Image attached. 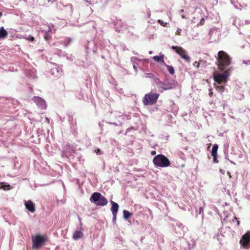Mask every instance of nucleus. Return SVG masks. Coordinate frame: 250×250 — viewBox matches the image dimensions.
<instances>
[{
    "label": "nucleus",
    "instance_id": "nucleus-1",
    "mask_svg": "<svg viewBox=\"0 0 250 250\" xmlns=\"http://www.w3.org/2000/svg\"><path fill=\"white\" fill-rule=\"evenodd\" d=\"M231 62V58L224 51H220L216 58V64L220 71L227 70L228 67Z\"/></svg>",
    "mask_w": 250,
    "mask_h": 250
},
{
    "label": "nucleus",
    "instance_id": "nucleus-2",
    "mask_svg": "<svg viewBox=\"0 0 250 250\" xmlns=\"http://www.w3.org/2000/svg\"><path fill=\"white\" fill-rule=\"evenodd\" d=\"M90 201L98 206H104L108 203L105 197L99 192L93 193L90 198Z\"/></svg>",
    "mask_w": 250,
    "mask_h": 250
},
{
    "label": "nucleus",
    "instance_id": "nucleus-3",
    "mask_svg": "<svg viewBox=\"0 0 250 250\" xmlns=\"http://www.w3.org/2000/svg\"><path fill=\"white\" fill-rule=\"evenodd\" d=\"M48 238L46 235H42L40 234L32 236V248L38 249L43 245L47 241Z\"/></svg>",
    "mask_w": 250,
    "mask_h": 250
},
{
    "label": "nucleus",
    "instance_id": "nucleus-4",
    "mask_svg": "<svg viewBox=\"0 0 250 250\" xmlns=\"http://www.w3.org/2000/svg\"><path fill=\"white\" fill-rule=\"evenodd\" d=\"M223 73H214L213 74V80L218 84L225 83L228 80L229 76V70L223 71Z\"/></svg>",
    "mask_w": 250,
    "mask_h": 250
},
{
    "label": "nucleus",
    "instance_id": "nucleus-5",
    "mask_svg": "<svg viewBox=\"0 0 250 250\" xmlns=\"http://www.w3.org/2000/svg\"><path fill=\"white\" fill-rule=\"evenodd\" d=\"M159 94L149 92L146 94L143 99V103L145 105L153 104L158 101Z\"/></svg>",
    "mask_w": 250,
    "mask_h": 250
},
{
    "label": "nucleus",
    "instance_id": "nucleus-6",
    "mask_svg": "<svg viewBox=\"0 0 250 250\" xmlns=\"http://www.w3.org/2000/svg\"><path fill=\"white\" fill-rule=\"evenodd\" d=\"M171 49L174 50L176 53L178 54L186 62H190V57L187 54L186 51L182 47L172 46Z\"/></svg>",
    "mask_w": 250,
    "mask_h": 250
},
{
    "label": "nucleus",
    "instance_id": "nucleus-7",
    "mask_svg": "<svg viewBox=\"0 0 250 250\" xmlns=\"http://www.w3.org/2000/svg\"><path fill=\"white\" fill-rule=\"evenodd\" d=\"M153 162L156 166L160 167H167L170 164L167 157H154Z\"/></svg>",
    "mask_w": 250,
    "mask_h": 250
},
{
    "label": "nucleus",
    "instance_id": "nucleus-8",
    "mask_svg": "<svg viewBox=\"0 0 250 250\" xmlns=\"http://www.w3.org/2000/svg\"><path fill=\"white\" fill-rule=\"evenodd\" d=\"M239 243L243 248H248L249 245L250 243V232L248 231L242 236Z\"/></svg>",
    "mask_w": 250,
    "mask_h": 250
},
{
    "label": "nucleus",
    "instance_id": "nucleus-9",
    "mask_svg": "<svg viewBox=\"0 0 250 250\" xmlns=\"http://www.w3.org/2000/svg\"><path fill=\"white\" fill-rule=\"evenodd\" d=\"M157 87L161 92H162L164 90H167L172 88L170 83H164L161 81L157 83Z\"/></svg>",
    "mask_w": 250,
    "mask_h": 250
},
{
    "label": "nucleus",
    "instance_id": "nucleus-10",
    "mask_svg": "<svg viewBox=\"0 0 250 250\" xmlns=\"http://www.w3.org/2000/svg\"><path fill=\"white\" fill-rule=\"evenodd\" d=\"M25 206L26 209L31 212H34L35 211V207L34 204L31 201H28L25 203Z\"/></svg>",
    "mask_w": 250,
    "mask_h": 250
},
{
    "label": "nucleus",
    "instance_id": "nucleus-11",
    "mask_svg": "<svg viewBox=\"0 0 250 250\" xmlns=\"http://www.w3.org/2000/svg\"><path fill=\"white\" fill-rule=\"evenodd\" d=\"M35 101L37 103V104L41 108L44 109L46 108V104L44 100L42 99L41 98H35Z\"/></svg>",
    "mask_w": 250,
    "mask_h": 250
},
{
    "label": "nucleus",
    "instance_id": "nucleus-12",
    "mask_svg": "<svg viewBox=\"0 0 250 250\" xmlns=\"http://www.w3.org/2000/svg\"><path fill=\"white\" fill-rule=\"evenodd\" d=\"M111 203L112 204L111 211L112 214L117 213L119 210V205L117 203L111 201Z\"/></svg>",
    "mask_w": 250,
    "mask_h": 250
},
{
    "label": "nucleus",
    "instance_id": "nucleus-13",
    "mask_svg": "<svg viewBox=\"0 0 250 250\" xmlns=\"http://www.w3.org/2000/svg\"><path fill=\"white\" fill-rule=\"evenodd\" d=\"M164 57H165V55L164 54H161L159 56H153V60L159 62H162L163 63V64H164V62H166L164 61Z\"/></svg>",
    "mask_w": 250,
    "mask_h": 250
},
{
    "label": "nucleus",
    "instance_id": "nucleus-14",
    "mask_svg": "<svg viewBox=\"0 0 250 250\" xmlns=\"http://www.w3.org/2000/svg\"><path fill=\"white\" fill-rule=\"evenodd\" d=\"M83 235V234L81 231H76L73 235V238L74 240H77L82 238Z\"/></svg>",
    "mask_w": 250,
    "mask_h": 250
},
{
    "label": "nucleus",
    "instance_id": "nucleus-15",
    "mask_svg": "<svg viewBox=\"0 0 250 250\" xmlns=\"http://www.w3.org/2000/svg\"><path fill=\"white\" fill-rule=\"evenodd\" d=\"M8 35V33L4 27L1 26L0 27V39L5 38Z\"/></svg>",
    "mask_w": 250,
    "mask_h": 250
},
{
    "label": "nucleus",
    "instance_id": "nucleus-16",
    "mask_svg": "<svg viewBox=\"0 0 250 250\" xmlns=\"http://www.w3.org/2000/svg\"><path fill=\"white\" fill-rule=\"evenodd\" d=\"M164 65L166 66L167 70L169 72L170 74H174L175 73V70L173 66L168 65L166 64V62H164Z\"/></svg>",
    "mask_w": 250,
    "mask_h": 250
},
{
    "label": "nucleus",
    "instance_id": "nucleus-17",
    "mask_svg": "<svg viewBox=\"0 0 250 250\" xmlns=\"http://www.w3.org/2000/svg\"><path fill=\"white\" fill-rule=\"evenodd\" d=\"M218 146L217 145H214L211 149V156H217Z\"/></svg>",
    "mask_w": 250,
    "mask_h": 250
},
{
    "label": "nucleus",
    "instance_id": "nucleus-18",
    "mask_svg": "<svg viewBox=\"0 0 250 250\" xmlns=\"http://www.w3.org/2000/svg\"><path fill=\"white\" fill-rule=\"evenodd\" d=\"M123 214L125 219H128L132 215V213L127 210H124Z\"/></svg>",
    "mask_w": 250,
    "mask_h": 250
},
{
    "label": "nucleus",
    "instance_id": "nucleus-19",
    "mask_svg": "<svg viewBox=\"0 0 250 250\" xmlns=\"http://www.w3.org/2000/svg\"><path fill=\"white\" fill-rule=\"evenodd\" d=\"M51 37L50 34L48 32H44V39L46 41H50L51 40Z\"/></svg>",
    "mask_w": 250,
    "mask_h": 250
},
{
    "label": "nucleus",
    "instance_id": "nucleus-20",
    "mask_svg": "<svg viewBox=\"0 0 250 250\" xmlns=\"http://www.w3.org/2000/svg\"><path fill=\"white\" fill-rule=\"evenodd\" d=\"M215 88L217 91L220 92H223L225 89L224 86H216Z\"/></svg>",
    "mask_w": 250,
    "mask_h": 250
},
{
    "label": "nucleus",
    "instance_id": "nucleus-21",
    "mask_svg": "<svg viewBox=\"0 0 250 250\" xmlns=\"http://www.w3.org/2000/svg\"><path fill=\"white\" fill-rule=\"evenodd\" d=\"M27 41L33 42L35 41V38L33 36H30L29 37L26 38Z\"/></svg>",
    "mask_w": 250,
    "mask_h": 250
},
{
    "label": "nucleus",
    "instance_id": "nucleus-22",
    "mask_svg": "<svg viewBox=\"0 0 250 250\" xmlns=\"http://www.w3.org/2000/svg\"><path fill=\"white\" fill-rule=\"evenodd\" d=\"M158 22L161 25H163L164 26H167V23L166 22H163L162 21H161V20H159Z\"/></svg>",
    "mask_w": 250,
    "mask_h": 250
},
{
    "label": "nucleus",
    "instance_id": "nucleus-23",
    "mask_svg": "<svg viewBox=\"0 0 250 250\" xmlns=\"http://www.w3.org/2000/svg\"><path fill=\"white\" fill-rule=\"evenodd\" d=\"M2 188L6 190V189H10V185H4L2 186Z\"/></svg>",
    "mask_w": 250,
    "mask_h": 250
},
{
    "label": "nucleus",
    "instance_id": "nucleus-24",
    "mask_svg": "<svg viewBox=\"0 0 250 250\" xmlns=\"http://www.w3.org/2000/svg\"><path fill=\"white\" fill-rule=\"evenodd\" d=\"M95 153L97 155L99 154L101 155L102 153H101V150L99 148H98L96 150H95Z\"/></svg>",
    "mask_w": 250,
    "mask_h": 250
},
{
    "label": "nucleus",
    "instance_id": "nucleus-25",
    "mask_svg": "<svg viewBox=\"0 0 250 250\" xmlns=\"http://www.w3.org/2000/svg\"><path fill=\"white\" fill-rule=\"evenodd\" d=\"M193 65L196 66L197 68H199L200 66V62H195L193 63Z\"/></svg>",
    "mask_w": 250,
    "mask_h": 250
},
{
    "label": "nucleus",
    "instance_id": "nucleus-26",
    "mask_svg": "<svg viewBox=\"0 0 250 250\" xmlns=\"http://www.w3.org/2000/svg\"><path fill=\"white\" fill-rule=\"evenodd\" d=\"M204 22H205V19L202 18L199 22V24L201 25H203L204 24Z\"/></svg>",
    "mask_w": 250,
    "mask_h": 250
},
{
    "label": "nucleus",
    "instance_id": "nucleus-27",
    "mask_svg": "<svg viewBox=\"0 0 250 250\" xmlns=\"http://www.w3.org/2000/svg\"><path fill=\"white\" fill-rule=\"evenodd\" d=\"M203 207H200L199 208V213L201 214L203 213Z\"/></svg>",
    "mask_w": 250,
    "mask_h": 250
},
{
    "label": "nucleus",
    "instance_id": "nucleus-28",
    "mask_svg": "<svg viewBox=\"0 0 250 250\" xmlns=\"http://www.w3.org/2000/svg\"><path fill=\"white\" fill-rule=\"evenodd\" d=\"M113 215V220L115 221L116 220L117 213L112 214Z\"/></svg>",
    "mask_w": 250,
    "mask_h": 250
},
{
    "label": "nucleus",
    "instance_id": "nucleus-29",
    "mask_svg": "<svg viewBox=\"0 0 250 250\" xmlns=\"http://www.w3.org/2000/svg\"><path fill=\"white\" fill-rule=\"evenodd\" d=\"M213 162L215 163H217L218 161L217 160V157H213Z\"/></svg>",
    "mask_w": 250,
    "mask_h": 250
},
{
    "label": "nucleus",
    "instance_id": "nucleus-30",
    "mask_svg": "<svg viewBox=\"0 0 250 250\" xmlns=\"http://www.w3.org/2000/svg\"><path fill=\"white\" fill-rule=\"evenodd\" d=\"M151 155H155L156 154V151L155 150H152L150 153Z\"/></svg>",
    "mask_w": 250,
    "mask_h": 250
},
{
    "label": "nucleus",
    "instance_id": "nucleus-31",
    "mask_svg": "<svg viewBox=\"0 0 250 250\" xmlns=\"http://www.w3.org/2000/svg\"><path fill=\"white\" fill-rule=\"evenodd\" d=\"M176 33H177V35H181V29H179V30H177Z\"/></svg>",
    "mask_w": 250,
    "mask_h": 250
},
{
    "label": "nucleus",
    "instance_id": "nucleus-32",
    "mask_svg": "<svg viewBox=\"0 0 250 250\" xmlns=\"http://www.w3.org/2000/svg\"><path fill=\"white\" fill-rule=\"evenodd\" d=\"M230 1H231V4H234V5L235 4V3H234V2L233 0H230Z\"/></svg>",
    "mask_w": 250,
    "mask_h": 250
},
{
    "label": "nucleus",
    "instance_id": "nucleus-33",
    "mask_svg": "<svg viewBox=\"0 0 250 250\" xmlns=\"http://www.w3.org/2000/svg\"><path fill=\"white\" fill-rule=\"evenodd\" d=\"M156 156L159 157V156H165L163 155H162V154H159V155H157Z\"/></svg>",
    "mask_w": 250,
    "mask_h": 250
},
{
    "label": "nucleus",
    "instance_id": "nucleus-34",
    "mask_svg": "<svg viewBox=\"0 0 250 250\" xmlns=\"http://www.w3.org/2000/svg\"><path fill=\"white\" fill-rule=\"evenodd\" d=\"M209 94L210 95V96L211 97L212 96V92H210Z\"/></svg>",
    "mask_w": 250,
    "mask_h": 250
},
{
    "label": "nucleus",
    "instance_id": "nucleus-35",
    "mask_svg": "<svg viewBox=\"0 0 250 250\" xmlns=\"http://www.w3.org/2000/svg\"><path fill=\"white\" fill-rule=\"evenodd\" d=\"M228 174H229V177H231L230 174L229 172H228Z\"/></svg>",
    "mask_w": 250,
    "mask_h": 250
},
{
    "label": "nucleus",
    "instance_id": "nucleus-36",
    "mask_svg": "<svg viewBox=\"0 0 250 250\" xmlns=\"http://www.w3.org/2000/svg\"><path fill=\"white\" fill-rule=\"evenodd\" d=\"M240 224V222L239 221H237V225L239 226Z\"/></svg>",
    "mask_w": 250,
    "mask_h": 250
},
{
    "label": "nucleus",
    "instance_id": "nucleus-37",
    "mask_svg": "<svg viewBox=\"0 0 250 250\" xmlns=\"http://www.w3.org/2000/svg\"><path fill=\"white\" fill-rule=\"evenodd\" d=\"M182 17L183 18H185V16L184 15H182Z\"/></svg>",
    "mask_w": 250,
    "mask_h": 250
},
{
    "label": "nucleus",
    "instance_id": "nucleus-38",
    "mask_svg": "<svg viewBox=\"0 0 250 250\" xmlns=\"http://www.w3.org/2000/svg\"><path fill=\"white\" fill-rule=\"evenodd\" d=\"M148 53H149V54H151L152 53V51H149Z\"/></svg>",
    "mask_w": 250,
    "mask_h": 250
},
{
    "label": "nucleus",
    "instance_id": "nucleus-39",
    "mask_svg": "<svg viewBox=\"0 0 250 250\" xmlns=\"http://www.w3.org/2000/svg\"><path fill=\"white\" fill-rule=\"evenodd\" d=\"M1 15H2L1 12H0V17H1Z\"/></svg>",
    "mask_w": 250,
    "mask_h": 250
}]
</instances>
